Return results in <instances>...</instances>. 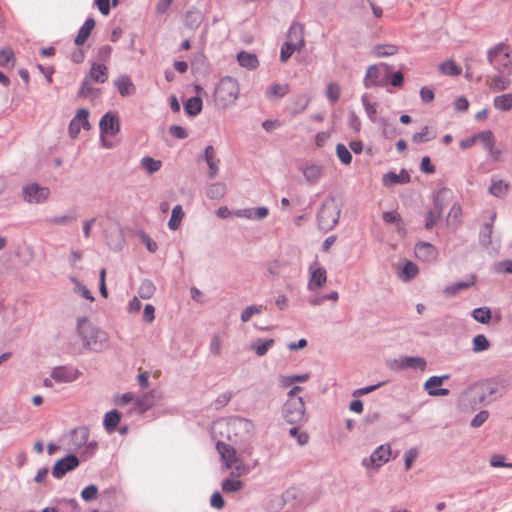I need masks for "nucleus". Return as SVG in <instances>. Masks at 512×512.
I'll return each mask as SVG.
<instances>
[{"label":"nucleus","mask_w":512,"mask_h":512,"mask_svg":"<svg viewBox=\"0 0 512 512\" xmlns=\"http://www.w3.org/2000/svg\"><path fill=\"white\" fill-rule=\"evenodd\" d=\"M442 74L449 76H458L461 74L462 69L453 60H446L439 65Z\"/></svg>","instance_id":"obj_36"},{"label":"nucleus","mask_w":512,"mask_h":512,"mask_svg":"<svg viewBox=\"0 0 512 512\" xmlns=\"http://www.w3.org/2000/svg\"><path fill=\"white\" fill-rule=\"evenodd\" d=\"M418 452L416 449H410L405 452L404 459H405V468L406 470H409L412 466V463L417 458Z\"/></svg>","instance_id":"obj_62"},{"label":"nucleus","mask_w":512,"mask_h":512,"mask_svg":"<svg viewBox=\"0 0 512 512\" xmlns=\"http://www.w3.org/2000/svg\"><path fill=\"white\" fill-rule=\"evenodd\" d=\"M461 214V206L458 203H455L448 213V221L453 220L455 223L459 222Z\"/></svg>","instance_id":"obj_59"},{"label":"nucleus","mask_w":512,"mask_h":512,"mask_svg":"<svg viewBox=\"0 0 512 512\" xmlns=\"http://www.w3.org/2000/svg\"><path fill=\"white\" fill-rule=\"evenodd\" d=\"M362 104L364 106V109L369 116L370 119L374 120L375 115L377 113V105L376 103L370 102L367 95L362 96Z\"/></svg>","instance_id":"obj_55"},{"label":"nucleus","mask_w":512,"mask_h":512,"mask_svg":"<svg viewBox=\"0 0 512 512\" xmlns=\"http://www.w3.org/2000/svg\"><path fill=\"white\" fill-rule=\"evenodd\" d=\"M243 487V482L238 479H226L222 483V490L226 493L237 492Z\"/></svg>","instance_id":"obj_48"},{"label":"nucleus","mask_w":512,"mask_h":512,"mask_svg":"<svg viewBox=\"0 0 512 512\" xmlns=\"http://www.w3.org/2000/svg\"><path fill=\"white\" fill-rule=\"evenodd\" d=\"M211 506L216 509H222L225 505V501L219 492H214L210 500Z\"/></svg>","instance_id":"obj_63"},{"label":"nucleus","mask_w":512,"mask_h":512,"mask_svg":"<svg viewBox=\"0 0 512 512\" xmlns=\"http://www.w3.org/2000/svg\"><path fill=\"white\" fill-rule=\"evenodd\" d=\"M23 194L27 202L40 203L49 197L50 190L37 184H29L23 188Z\"/></svg>","instance_id":"obj_11"},{"label":"nucleus","mask_w":512,"mask_h":512,"mask_svg":"<svg viewBox=\"0 0 512 512\" xmlns=\"http://www.w3.org/2000/svg\"><path fill=\"white\" fill-rule=\"evenodd\" d=\"M302 48L299 46H293L291 43L285 42L281 48L280 52V60L281 62H286L295 51H300Z\"/></svg>","instance_id":"obj_52"},{"label":"nucleus","mask_w":512,"mask_h":512,"mask_svg":"<svg viewBox=\"0 0 512 512\" xmlns=\"http://www.w3.org/2000/svg\"><path fill=\"white\" fill-rule=\"evenodd\" d=\"M489 413L486 410L480 411L471 421V426L474 428L480 427L487 421Z\"/></svg>","instance_id":"obj_58"},{"label":"nucleus","mask_w":512,"mask_h":512,"mask_svg":"<svg viewBox=\"0 0 512 512\" xmlns=\"http://www.w3.org/2000/svg\"><path fill=\"white\" fill-rule=\"evenodd\" d=\"M402 366L419 368L423 371L426 367V361L420 357H406L402 360Z\"/></svg>","instance_id":"obj_49"},{"label":"nucleus","mask_w":512,"mask_h":512,"mask_svg":"<svg viewBox=\"0 0 512 512\" xmlns=\"http://www.w3.org/2000/svg\"><path fill=\"white\" fill-rule=\"evenodd\" d=\"M340 93H341V89H340V86L336 83H330L327 87V91H326V95H327V98L335 103L339 100L340 98Z\"/></svg>","instance_id":"obj_54"},{"label":"nucleus","mask_w":512,"mask_h":512,"mask_svg":"<svg viewBox=\"0 0 512 512\" xmlns=\"http://www.w3.org/2000/svg\"><path fill=\"white\" fill-rule=\"evenodd\" d=\"M474 283H475V279H474V277H472V279L470 281L457 282V283H454V284H452L450 286H447L443 290V293H444L445 296L451 297V296H454L457 293H459L461 290H464V289H467V288L473 286Z\"/></svg>","instance_id":"obj_34"},{"label":"nucleus","mask_w":512,"mask_h":512,"mask_svg":"<svg viewBox=\"0 0 512 512\" xmlns=\"http://www.w3.org/2000/svg\"><path fill=\"white\" fill-rule=\"evenodd\" d=\"M310 278L307 284V288L310 291H316L324 287L327 282V273L323 267L317 264H312L309 268Z\"/></svg>","instance_id":"obj_12"},{"label":"nucleus","mask_w":512,"mask_h":512,"mask_svg":"<svg viewBox=\"0 0 512 512\" xmlns=\"http://www.w3.org/2000/svg\"><path fill=\"white\" fill-rule=\"evenodd\" d=\"M420 168L422 172L427 174H433L435 172V167L428 156L422 158Z\"/></svg>","instance_id":"obj_61"},{"label":"nucleus","mask_w":512,"mask_h":512,"mask_svg":"<svg viewBox=\"0 0 512 512\" xmlns=\"http://www.w3.org/2000/svg\"><path fill=\"white\" fill-rule=\"evenodd\" d=\"M380 69L377 65H371L368 67L365 78V87H374L381 84L380 80Z\"/></svg>","instance_id":"obj_27"},{"label":"nucleus","mask_w":512,"mask_h":512,"mask_svg":"<svg viewBox=\"0 0 512 512\" xmlns=\"http://www.w3.org/2000/svg\"><path fill=\"white\" fill-rule=\"evenodd\" d=\"M434 138L433 135H431L430 128L428 126H425L419 133H415L412 137V140L414 143H424Z\"/></svg>","instance_id":"obj_53"},{"label":"nucleus","mask_w":512,"mask_h":512,"mask_svg":"<svg viewBox=\"0 0 512 512\" xmlns=\"http://www.w3.org/2000/svg\"><path fill=\"white\" fill-rule=\"evenodd\" d=\"M86 77L95 83H105L108 79V68L103 64L94 63Z\"/></svg>","instance_id":"obj_19"},{"label":"nucleus","mask_w":512,"mask_h":512,"mask_svg":"<svg viewBox=\"0 0 512 512\" xmlns=\"http://www.w3.org/2000/svg\"><path fill=\"white\" fill-rule=\"evenodd\" d=\"M79 331L84 345L91 350L101 349L107 341L106 333L85 323H79Z\"/></svg>","instance_id":"obj_5"},{"label":"nucleus","mask_w":512,"mask_h":512,"mask_svg":"<svg viewBox=\"0 0 512 512\" xmlns=\"http://www.w3.org/2000/svg\"><path fill=\"white\" fill-rule=\"evenodd\" d=\"M507 75H495L487 80V85L493 92H500L506 90L510 85V80Z\"/></svg>","instance_id":"obj_23"},{"label":"nucleus","mask_w":512,"mask_h":512,"mask_svg":"<svg viewBox=\"0 0 512 512\" xmlns=\"http://www.w3.org/2000/svg\"><path fill=\"white\" fill-rule=\"evenodd\" d=\"M372 51L375 57H386L395 55L398 52V47L394 44H378L373 47Z\"/></svg>","instance_id":"obj_33"},{"label":"nucleus","mask_w":512,"mask_h":512,"mask_svg":"<svg viewBox=\"0 0 512 512\" xmlns=\"http://www.w3.org/2000/svg\"><path fill=\"white\" fill-rule=\"evenodd\" d=\"M505 460V456L504 455H501V454H493L491 457H490V465L492 467H495V468H499V467H506L507 466V463L504 461Z\"/></svg>","instance_id":"obj_60"},{"label":"nucleus","mask_w":512,"mask_h":512,"mask_svg":"<svg viewBox=\"0 0 512 512\" xmlns=\"http://www.w3.org/2000/svg\"><path fill=\"white\" fill-rule=\"evenodd\" d=\"M121 420V414L116 411V410H113V411H109L105 414L104 416V427L106 429L107 432L111 433L115 430V428L117 427V425L119 424Z\"/></svg>","instance_id":"obj_30"},{"label":"nucleus","mask_w":512,"mask_h":512,"mask_svg":"<svg viewBox=\"0 0 512 512\" xmlns=\"http://www.w3.org/2000/svg\"><path fill=\"white\" fill-rule=\"evenodd\" d=\"M415 256L421 261L431 262L437 258V250L431 243L419 242L415 246Z\"/></svg>","instance_id":"obj_16"},{"label":"nucleus","mask_w":512,"mask_h":512,"mask_svg":"<svg viewBox=\"0 0 512 512\" xmlns=\"http://www.w3.org/2000/svg\"><path fill=\"white\" fill-rule=\"evenodd\" d=\"M209 349L214 356H220L222 351V340L219 335L215 334L212 336Z\"/></svg>","instance_id":"obj_56"},{"label":"nucleus","mask_w":512,"mask_h":512,"mask_svg":"<svg viewBox=\"0 0 512 512\" xmlns=\"http://www.w3.org/2000/svg\"><path fill=\"white\" fill-rule=\"evenodd\" d=\"M11 63V67L14 66L15 56L11 48H4L0 50V66L8 67Z\"/></svg>","instance_id":"obj_46"},{"label":"nucleus","mask_w":512,"mask_h":512,"mask_svg":"<svg viewBox=\"0 0 512 512\" xmlns=\"http://www.w3.org/2000/svg\"><path fill=\"white\" fill-rule=\"evenodd\" d=\"M101 135H116L120 130L118 117L111 112L106 113L99 122Z\"/></svg>","instance_id":"obj_14"},{"label":"nucleus","mask_w":512,"mask_h":512,"mask_svg":"<svg viewBox=\"0 0 512 512\" xmlns=\"http://www.w3.org/2000/svg\"><path fill=\"white\" fill-rule=\"evenodd\" d=\"M155 290L154 284L149 280H145L141 283L138 293L142 299H150L154 295Z\"/></svg>","instance_id":"obj_43"},{"label":"nucleus","mask_w":512,"mask_h":512,"mask_svg":"<svg viewBox=\"0 0 512 512\" xmlns=\"http://www.w3.org/2000/svg\"><path fill=\"white\" fill-rule=\"evenodd\" d=\"M237 60L242 67H245L247 69H255L259 65V61L255 54L244 51L240 52L237 55Z\"/></svg>","instance_id":"obj_28"},{"label":"nucleus","mask_w":512,"mask_h":512,"mask_svg":"<svg viewBox=\"0 0 512 512\" xmlns=\"http://www.w3.org/2000/svg\"><path fill=\"white\" fill-rule=\"evenodd\" d=\"M217 450L227 469L233 468L238 476L245 475L249 469L236 456L235 449L224 442L217 443Z\"/></svg>","instance_id":"obj_6"},{"label":"nucleus","mask_w":512,"mask_h":512,"mask_svg":"<svg viewBox=\"0 0 512 512\" xmlns=\"http://www.w3.org/2000/svg\"><path fill=\"white\" fill-rule=\"evenodd\" d=\"M89 111L87 109L81 108L77 111L75 117L71 120L69 124V134L72 138H76L80 133L81 128L85 130L90 129V123L88 121Z\"/></svg>","instance_id":"obj_10"},{"label":"nucleus","mask_w":512,"mask_h":512,"mask_svg":"<svg viewBox=\"0 0 512 512\" xmlns=\"http://www.w3.org/2000/svg\"><path fill=\"white\" fill-rule=\"evenodd\" d=\"M263 309H264V307L262 305H259V306H256V305L248 306L247 308H245L242 311V313H241V320L243 322H248L253 315L261 314Z\"/></svg>","instance_id":"obj_51"},{"label":"nucleus","mask_w":512,"mask_h":512,"mask_svg":"<svg viewBox=\"0 0 512 512\" xmlns=\"http://www.w3.org/2000/svg\"><path fill=\"white\" fill-rule=\"evenodd\" d=\"M505 389L506 385L504 380L487 379L473 385L467 391V394H474V398H477L478 402L483 403L493 401L498 396H501L505 392Z\"/></svg>","instance_id":"obj_3"},{"label":"nucleus","mask_w":512,"mask_h":512,"mask_svg":"<svg viewBox=\"0 0 512 512\" xmlns=\"http://www.w3.org/2000/svg\"><path fill=\"white\" fill-rule=\"evenodd\" d=\"M489 63L502 75L512 74V48L501 42L491 47L487 52Z\"/></svg>","instance_id":"obj_2"},{"label":"nucleus","mask_w":512,"mask_h":512,"mask_svg":"<svg viewBox=\"0 0 512 512\" xmlns=\"http://www.w3.org/2000/svg\"><path fill=\"white\" fill-rule=\"evenodd\" d=\"M447 194H451V191L447 188H443L438 191L437 196L434 201V209L430 210L426 214L425 228L430 230L432 229L437 222L440 220L442 215V204L439 203V198L441 196H445Z\"/></svg>","instance_id":"obj_9"},{"label":"nucleus","mask_w":512,"mask_h":512,"mask_svg":"<svg viewBox=\"0 0 512 512\" xmlns=\"http://www.w3.org/2000/svg\"><path fill=\"white\" fill-rule=\"evenodd\" d=\"M448 375L443 376H432L424 384V389L430 396H446L449 394V390L445 388H439L445 379H448Z\"/></svg>","instance_id":"obj_15"},{"label":"nucleus","mask_w":512,"mask_h":512,"mask_svg":"<svg viewBox=\"0 0 512 512\" xmlns=\"http://www.w3.org/2000/svg\"><path fill=\"white\" fill-rule=\"evenodd\" d=\"M383 220L386 223H399L401 222V216L396 211H388L383 213Z\"/></svg>","instance_id":"obj_64"},{"label":"nucleus","mask_w":512,"mask_h":512,"mask_svg":"<svg viewBox=\"0 0 512 512\" xmlns=\"http://www.w3.org/2000/svg\"><path fill=\"white\" fill-rule=\"evenodd\" d=\"M473 318L480 323L487 324L491 319V311L488 307L476 308L473 311Z\"/></svg>","instance_id":"obj_45"},{"label":"nucleus","mask_w":512,"mask_h":512,"mask_svg":"<svg viewBox=\"0 0 512 512\" xmlns=\"http://www.w3.org/2000/svg\"><path fill=\"white\" fill-rule=\"evenodd\" d=\"M472 345L473 352L479 353L488 350L490 342L484 334H478L473 338Z\"/></svg>","instance_id":"obj_41"},{"label":"nucleus","mask_w":512,"mask_h":512,"mask_svg":"<svg viewBox=\"0 0 512 512\" xmlns=\"http://www.w3.org/2000/svg\"><path fill=\"white\" fill-rule=\"evenodd\" d=\"M141 165L149 174H152L160 170L162 163L160 160H155L151 157H144L141 160Z\"/></svg>","instance_id":"obj_44"},{"label":"nucleus","mask_w":512,"mask_h":512,"mask_svg":"<svg viewBox=\"0 0 512 512\" xmlns=\"http://www.w3.org/2000/svg\"><path fill=\"white\" fill-rule=\"evenodd\" d=\"M94 82L85 77L78 91V96L82 98L97 97L99 90L93 87Z\"/></svg>","instance_id":"obj_31"},{"label":"nucleus","mask_w":512,"mask_h":512,"mask_svg":"<svg viewBox=\"0 0 512 512\" xmlns=\"http://www.w3.org/2000/svg\"><path fill=\"white\" fill-rule=\"evenodd\" d=\"M289 92L287 84H273L266 91V96L269 99L281 98Z\"/></svg>","instance_id":"obj_37"},{"label":"nucleus","mask_w":512,"mask_h":512,"mask_svg":"<svg viewBox=\"0 0 512 512\" xmlns=\"http://www.w3.org/2000/svg\"><path fill=\"white\" fill-rule=\"evenodd\" d=\"M52 379L58 383H69L77 379V372L66 367H57L51 373Z\"/></svg>","instance_id":"obj_18"},{"label":"nucleus","mask_w":512,"mask_h":512,"mask_svg":"<svg viewBox=\"0 0 512 512\" xmlns=\"http://www.w3.org/2000/svg\"><path fill=\"white\" fill-rule=\"evenodd\" d=\"M411 180L410 174L406 170H401L399 174L395 172H388L383 176V184L391 186L395 184H406Z\"/></svg>","instance_id":"obj_20"},{"label":"nucleus","mask_w":512,"mask_h":512,"mask_svg":"<svg viewBox=\"0 0 512 512\" xmlns=\"http://www.w3.org/2000/svg\"><path fill=\"white\" fill-rule=\"evenodd\" d=\"M322 167L316 164L308 165L303 169V175L307 181L316 183L322 177Z\"/></svg>","instance_id":"obj_32"},{"label":"nucleus","mask_w":512,"mask_h":512,"mask_svg":"<svg viewBox=\"0 0 512 512\" xmlns=\"http://www.w3.org/2000/svg\"><path fill=\"white\" fill-rule=\"evenodd\" d=\"M183 217H184V212L182 210V206L181 205H176L172 209L171 218H170L169 223H168L169 228L171 230L178 229L179 226L181 225Z\"/></svg>","instance_id":"obj_39"},{"label":"nucleus","mask_w":512,"mask_h":512,"mask_svg":"<svg viewBox=\"0 0 512 512\" xmlns=\"http://www.w3.org/2000/svg\"><path fill=\"white\" fill-rule=\"evenodd\" d=\"M418 266L412 261H404L399 272V277L403 281H410L418 274Z\"/></svg>","instance_id":"obj_26"},{"label":"nucleus","mask_w":512,"mask_h":512,"mask_svg":"<svg viewBox=\"0 0 512 512\" xmlns=\"http://www.w3.org/2000/svg\"><path fill=\"white\" fill-rule=\"evenodd\" d=\"M79 465V459L75 455H67L65 458L58 460L53 469L52 475L53 477L60 479L66 473L74 470Z\"/></svg>","instance_id":"obj_13"},{"label":"nucleus","mask_w":512,"mask_h":512,"mask_svg":"<svg viewBox=\"0 0 512 512\" xmlns=\"http://www.w3.org/2000/svg\"><path fill=\"white\" fill-rule=\"evenodd\" d=\"M302 391L300 386H294L288 393V399L283 408V415L291 424L301 423L305 419V404L298 394Z\"/></svg>","instance_id":"obj_4"},{"label":"nucleus","mask_w":512,"mask_h":512,"mask_svg":"<svg viewBox=\"0 0 512 512\" xmlns=\"http://www.w3.org/2000/svg\"><path fill=\"white\" fill-rule=\"evenodd\" d=\"M226 185L224 183H213L207 189V196L210 199H220L226 193Z\"/></svg>","instance_id":"obj_42"},{"label":"nucleus","mask_w":512,"mask_h":512,"mask_svg":"<svg viewBox=\"0 0 512 512\" xmlns=\"http://www.w3.org/2000/svg\"><path fill=\"white\" fill-rule=\"evenodd\" d=\"M273 344V339H259L251 345V349L254 350L258 356H264L268 352V350L273 346Z\"/></svg>","instance_id":"obj_40"},{"label":"nucleus","mask_w":512,"mask_h":512,"mask_svg":"<svg viewBox=\"0 0 512 512\" xmlns=\"http://www.w3.org/2000/svg\"><path fill=\"white\" fill-rule=\"evenodd\" d=\"M202 106L200 97H191L184 103V110L189 116H196L202 111Z\"/></svg>","instance_id":"obj_29"},{"label":"nucleus","mask_w":512,"mask_h":512,"mask_svg":"<svg viewBox=\"0 0 512 512\" xmlns=\"http://www.w3.org/2000/svg\"><path fill=\"white\" fill-rule=\"evenodd\" d=\"M336 153H337L339 160L343 164L349 165L351 163L352 155L344 144L340 143L336 146Z\"/></svg>","instance_id":"obj_50"},{"label":"nucleus","mask_w":512,"mask_h":512,"mask_svg":"<svg viewBox=\"0 0 512 512\" xmlns=\"http://www.w3.org/2000/svg\"><path fill=\"white\" fill-rule=\"evenodd\" d=\"M205 160L209 167V177L215 178L218 174V163L219 160L216 158V151L213 146L209 145L205 149Z\"/></svg>","instance_id":"obj_22"},{"label":"nucleus","mask_w":512,"mask_h":512,"mask_svg":"<svg viewBox=\"0 0 512 512\" xmlns=\"http://www.w3.org/2000/svg\"><path fill=\"white\" fill-rule=\"evenodd\" d=\"M286 42L291 43L293 46L303 48L305 45L303 25L300 23H293L288 31Z\"/></svg>","instance_id":"obj_17"},{"label":"nucleus","mask_w":512,"mask_h":512,"mask_svg":"<svg viewBox=\"0 0 512 512\" xmlns=\"http://www.w3.org/2000/svg\"><path fill=\"white\" fill-rule=\"evenodd\" d=\"M97 494H98L97 486L89 485L82 490L81 497L85 501H91L97 497Z\"/></svg>","instance_id":"obj_57"},{"label":"nucleus","mask_w":512,"mask_h":512,"mask_svg":"<svg viewBox=\"0 0 512 512\" xmlns=\"http://www.w3.org/2000/svg\"><path fill=\"white\" fill-rule=\"evenodd\" d=\"M94 27H95V20L93 18H88L84 22L82 27L80 28V30L75 38V44L78 46L83 45L89 38Z\"/></svg>","instance_id":"obj_24"},{"label":"nucleus","mask_w":512,"mask_h":512,"mask_svg":"<svg viewBox=\"0 0 512 512\" xmlns=\"http://www.w3.org/2000/svg\"><path fill=\"white\" fill-rule=\"evenodd\" d=\"M339 220V211L334 205H323L318 213L319 224L324 229L333 228Z\"/></svg>","instance_id":"obj_8"},{"label":"nucleus","mask_w":512,"mask_h":512,"mask_svg":"<svg viewBox=\"0 0 512 512\" xmlns=\"http://www.w3.org/2000/svg\"><path fill=\"white\" fill-rule=\"evenodd\" d=\"M476 143L480 142L485 149H491L495 144V137L492 131L485 130L475 134Z\"/></svg>","instance_id":"obj_38"},{"label":"nucleus","mask_w":512,"mask_h":512,"mask_svg":"<svg viewBox=\"0 0 512 512\" xmlns=\"http://www.w3.org/2000/svg\"><path fill=\"white\" fill-rule=\"evenodd\" d=\"M154 403L153 393H147L136 402L137 410L141 413L148 410Z\"/></svg>","instance_id":"obj_47"},{"label":"nucleus","mask_w":512,"mask_h":512,"mask_svg":"<svg viewBox=\"0 0 512 512\" xmlns=\"http://www.w3.org/2000/svg\"><path fill=\"white\" fill-rule=\"evenodd\" d=\"M114 84L121 96L125 97L135 93V85L127 75H121L118 77Z\"/></svg>","instance_id":"obj_21"},{"label":"nucleus","mask_w":512,"mask_h":512,"mask_svg":"<svg viewBox=\"0 0 512 512\" xmlns=\"http://www.w3.org/2000/svg\"><path fill=\"white\" fill-rule=\"evenodd\" d=\"M510 185L501 179H492L489 193L495 197L503 198L508 194Z\"/></svg>","instance_id":"obj_25"},{"label":"nucleus","mask_w":512,"mask_h":512,"mask_svg":"<svg viewBox=\"0 0 512 512\" xmlns=\"http://www.w3.org/2000/svg\"><path fill=\"white\" fill-rule=\"evenodd\" d=\"M493 105L500 111H508L512 108V93L503 94L494 98Z\"/></svg>","instance_id":"obj_35"},{"label":"nucleus","mask_w":512,"mask_h":512,"mask_svg":"<svg viewBox=\"0 0 512 512\" xmlns=\"http://www.w3.org/2000/svg\"><path fill=\"white\" fill-rule=\"evenodd\" d=\"M240 94L238 81L230 76L223 77L215 87L214 101L221 109H226L233 105Z\"/></svg>","instance_id":"obj_1"},{"label":"nucleus","mask_w":512,"mask_h":512,"mask_svg":"<svg viewBox=\"0 0 512 512\" xmlns=\"http://www.w3.org/2000/svg\"><path fill=\"white\" fill-rule=\"evenodd\" d=\"M391 456V447L390 445H381L379 446L370 456L369 459L363 460V465L369 469L371 466L379 468L385 463H387Z\"/></svg>","instance_id":"obj_7"}]
</instances>
